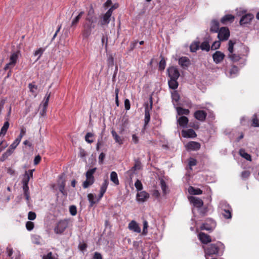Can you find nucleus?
I'll use <instances>...</instances> for the list:
<instances>
[{"mask_svg": "<svg viewBox=\"0 0 259 259\" xmlns=\"http://www.w3.org/2000/svg\"><path fill=\"white\" fill-rule=\"evenodd\" d=\"M98 21L97 17L94 14V10L91 8L88 11L85 22L83 25L82 35L87 38L91 34L92 29L95 28Z\"/></svg>", "mask_w": 259, "mask_h": 259, "instance_id": "1", "label": "nucleus"}, {"mask_svg": "<svg viewBox=\"0 0 259 259\" xmlns=\"http://www.w3.org/2000/svg\"><path fill=\"white\" fill-rule=\"evenodd\" d=\"M224 248V244L221 242L211 244L205 249V254L207 255L218 254L221 248Z\"/></svg>", "mask_w": 259, "mask_h": 259, "instance_id": "2", "label": "nucleus"}, {"mask_svg": "<svg viewBox=\"0 0 259 259\" xmlns=\"http://www.w3.org/2000/svg\"><path fill=\"white\" fill-rule=\"evenodd\" d=\"M219 207L222 210V215L225 219H229L232 218V209L230 205L225 201L220 202Z\"/></svg>", "mask_w": 259, "mask_h": 259, "instance_id": "3", "label": "nucleus"}, {"mask_svg": "<svg viewBox=\"0 0 259 259\" xmlns=\"http://www.w3.org/2000/svg\"><path fill=\"white\" fill-rule=\"evenodd\" d=\"M68 221L67 220H62L59 221L54 227V232L57 234H61L68 227Z\"/></svg>", "mask_w": 259, "mask_h": 259, "instance_id": "4", "label": "nucleus"}, {"mask_svg": "<svg viewBox=\"0 0 259 259\" xmlns=\"http://www.w3.org/2000/svg\"><path fill=\"white\" fill-rule=\"evenodd\" d=\"M113 9V7H112L101 17V20L99 22V24L103 26L107 25L109 23Z\"/></svg>", "mask_w": 259, "mask_h": 259, "instance_id": "5", "label": "nucleus"}, {"mask_svg": "<svg viewBox=\"0 0 259 259\" xmlns=\"http://www.w3.org/2000/svg\"><path fill=\"white\" fill-rule=\"evenodd\" d=\"M19 52H14L12 53L10 57V62L8 63H7L5 66L4 69L5 70L11 69L15 66V65L17 63L19 57Z\"/></svg>", "mask_w": 259, "mask_h": 259, "instance_id": "6", "label": "nucleus"}, {"mask_svg": "<svg viewBox=\"0 0 259 259\" xmlns=\"http://www.w3.org/2000/svg\"><path fill=\"white\" fill-rule=\"evenodd\" d=\"M152 107V98H150V105L148 103L145 104V118H144V128L146 127L150 120V111Z\"/></svg>", "mask_w": 259, "mask_h": 259, "instance_id": "7", "label": "nucleus"}, {"mask_svg": "<svg viewBox=\"0 0 259 259\" xmlns=\"http://www.w3.org/2000/svg\"><path fill=\"white\" fill-rule=\"evenodd\" d=\"M215 222L211 219L206 220V222L203 223L200 227V229L202 230L212 231L215 227Z\"/></svg>", "mask_w": 259, "mask_h": 259, "instance_id": "8", "label": "nucleus"}, {"mask_svg": "<svg viewBox=\"0 0 259 259\" xmlns=\"http://www.w3.org/2000/svg\"><path fill=\"white\" fill-rule=\"evenodd\" d=\"M229 36L230 31L227 27H223L218 31V37L221 41L227 40Z\"/></svg>", "mask_w": 259, "mask_h": 259, "instance_id": "9", "label": "nucleus"}, {"mask_svg": "<svg viewBox=\"0 0 259 259\" xmlns=\"http://www.w3.org/2000/svg\"><path fill=\"white\" fill-rule=\"evenodd\" d=\"M225 57V54L223 52L219 51H217L212 55L213 60L214 63L217 64L221 63L224 59Z\"/></svg>", "mask_w": 259, "mask_h": 259, "instance_id": "10", "label": "nucleus"}, {"mask_svg": "<svg viewBox=\"0 0 259 259\" xmlns=\"http://www.w3.org/2000/svg\"><path fill=\"white\" fill-rule=\"evenodd\" d=\"M168 76L170 79H178L180 76V73L178 69L174 67H169L168 70Z\"/></svg>", "mask_w": 259, "mask_h": 259, "instance_id": "11", "label": "nucleus"}, {"mask_svg": "<svg viewBox=\"0 0 259 259\" xmlns=\"http://www.w3.org/2000/svg\"><path fill=\"white\" fill-rule=\"evenodd\" d=\"M201 145L199 143L195 141H191L188 142L186 145V148L188 150L197 151L200 148Z\"/></svg>", "mask_w": 259, "mask_h": 259, "instance_id": "12", "label": "nucleus"}, {"mask_svg": "<svg viewBox=\"0 0 259 259\" xmlns=\"http://www.w3.org/2000/svg\"><path fill=\"white\" fill-rule=\"evenodd\" d=\"M207 113L203 110H197L194 114V117L200 121H204L206 117Z\"/></svg>", "mask_w": 259, "mask_h": 259, "instance_id": "13", "label": "nucleus"}, {"mask_svg": "<svg viewBox=\"0 0 259 259\" xmlns=\"http://www.w3.org/2000/svg\"><path fill=\"white\" fill-rule=\"evenodd\" d=\"M182 135L184 138H194L197 136V134L193 129H188L187 130H182Z\"/></svg>", "mask_w": 259, "mask_h": 259, "instance_id": "14", "label": "nucleus"}, {"mask_svg": "<svg viewBox=\"0 0 259 259\" xmlns=\"http://www.w3.org/2000/svg\"><path fill=\"white\" fill-rule=\"evenodd\" d=\"M253 18L254 16L252 14H245L241 18L239 23L241 25L248 24L250 23Z\"/></svg>", "mask_w": 259, "mask_h": 259, "instance_id": "15", "label": "nucleus"}, {"mask_svg": "<svg viewBox=\"0 0 259 259\" xmlns=\"http://www.w3.org/2000/svg\"><path fill=\"white\" fill-rule=\"evenodd\" d=\"M198 238L200 241L203 244H206L211 241L210 236L203 232H200L199 233Z\"/></svg>", "mask_w": 259, "mask_h": 259, "instance_id": "16", "label": "nucleus"}, {"mask_svg": "<svg viewBox=\"0 0 259 259\" xmlns=\"http://www.w3.org/2000/svg\"><path fill=\"white\" fill-rule=\"evenodd\" d=\"M179 65L184 69L187 68L191 64L190 59L187 57H182L179 59Z\"/></svg>", "mask_w": 259, "mask_h": 259, "instance_id": "17", "label": "nucleus"}, {"mask_svg": "<svg viewBox=\"0 0 259 259\" xmlns=\"http://www.w3.org/2000/svg\"><path fill=\"white\" fill-rule=\"evenodd\" d=\"M189 200L193 204L194 206L197 208H200L203 205V201L198 197L191 196L190 197Z\"/></svg>", "mask_w": 259, "mask_h": 259, "instance_id": "18", "label": "nucleus"}, {"mask_svg": "<svg viewBox=\"0 0 259 259\" xmlns=\"http://www.w3.org/2000/svg\"><path fill=\"white\" fill-rule=\"evenodd\" d=\"M149 197V194L146 191H141L137 194V199L138 201L144 202Z\"/></svg>", "mask_w": 259, "mask_h": 259, "instance_id": "19", "label": "nucleus"}, {"mask_svg": "<svg viewBox=\"0 0 259 259\" xmlns=\"http://www.w3.org/2000/svg\"><path fill=\"white\" fill-rule=\"evenodd\" d=\"M128 229L134 232L140 233L141 230L138 224L135 221H131L128 224Z\"/></svg>", "mask_w": 259, "mask_h": 259, "instance_id": "20", "label": "nucleus"}, {"mask_svg": "<svg viewBox=\"0 0 259 259\" xmlns=\"http://www.w3.org/2000/svg\"><path fill=\"white\" fill-rule=\"evenodd\" d=\"M109 184V181L108 178H106L104 179L103 183L102 184L100 188V191L99 194V199H101L105 194L107 189L108 186Z\"/></svg>", "mask_w": 259, "mask_h": 259, "instance_id": "21", "label": "nucleus"}, {"mask_svg": "<svg viewBox=\"0 0 259 259\" xmlns=\"http://www.w3.org/2000/svg\"><path fill=\"white\" fill-rule=\"evenodd\" d=\"M141 163L139 159H135L134 165L127 171V172L132 175L135 171L140 170L141 168Z\"/></svg>", "mask_w": 259, "mask_h": 259, "instance_id": "22", "label": "nucleus"}, {"mask_svg": "<svg viewBox=\"0 0 259 259\" xmlns=\"http://www.w3.org/2000/svg\"><path fill=\"white\" fill-rule=\"evenodd\" d=\"M177 122L180 126L185 128L187 126L189 119L187 117L182 116L177 119Z\"/></svg>", "mask_w": 259, "mask_h": 259, "instance_id": "23", "label": "nucleus"}, {"mask_svg": "<svg viewBox=\"0 0 259 259\" xmlns=\"http://www.w3.org/2000/svg\"><path fill=\"white\" fill-rule=\"evenodd\" d=\"M234 16L231 14H227L223 17L221 19V22L223 24H226L227 23L232 22L234 20Z\"/></svg>", "mask_w": 259, "mask_h": 259, "instance_id": "24", "label": "nucleus"}, {"mask_svg": "<svg viewBox=\"0 0 259 259\" xmlns=\"http://www.w3.org/2000/svg\"><path fill=\"white\" fill-rule=\"evenodd\" d=\"M219 30V22L217 20H212L211 22L210 31L218 32Z\"/></svg>", "mask_w": 259, "mask_h": 259, "instance_id": "25", "label": "nucleus"}, {"mask_svg": "<svg viewBox=\"0 0 259 259\" xmlns=\"http://www.w3.org/2000/svg\"><path fill=\"white\" fill-rule=\"evenodd\" d=\"M14 152L13 150H12L10 147L9 149L3 154L2 156L0 158V160L1 161H4L6 160Z\"/></svg>", "mask_w": 259, "mask_h": 259, "instance_id": "26", "label": "nucleus"}, {"mask_svg": "<svg viewBox=\"0 0 259 259\" xmlns=\"http://www.w3.org/2000/svg\"><path fill=\"white\" fill-rule=\"evenodd\" d=\"M9 125L10 124L9 122V120H7L6 122H5L3 126H2L1 130L0 137H4L6 134L8 129L9 128Z\"/></svg>", "mask_w": 259, "mask_h": 259, "instance_id": "27", "label": "nucleus"}, {"mask_svg": "<svg viewBox=\"0 0 259 259\" xmlns=\"http://www.w3.org/2000/svg\"><path fill=\"white\" fill-rule=\"evenodd\" d=\"M188 192L192 195H200L202 193V191L199 188H195L192 186H190L188 188Z\"/></svg>", "mask_w": 259, "mask_h": 259, "instance_id": "28", "label": "nucleus"}, {"mask_svg": "<svg viewBox=\"0 0 259 259\" xmlns=\"http://www.w3.org/2000/svg\"><path fill=\"white\" fill-rule=\"evenodd\" d=\"M239 154L240 155L248 161H251V156L250 154L246 153L245 150L243 149H241L239 150Z\"/></svg>", "mask_w": 259, "mask_h": 259, "instance_id": "29", "label": "nucleus"}, {"mask_svg": "<svg viewBox=\"0 0 259 259\" xmlns=\"http://www.w3.org/2000/svg\"><path fill=\"white\" fill-rule=\"evenodd\" d=\"M110 180L115 185H118L119 184L117 174L115 171H112L110 174Z\"/></svg>", "mask_w": 259, "mask_h": 259, "instance_id": "30", "label": "nucleus"}, {"mask_svg": "<svg viewBox=\"0 0 259 259\" xmlns=\"http://www.w3.org/2000/svg\"><path fill=\"white\" fill-rule=\"evenodd\" d=\"M96 169L97 168L96 167H95V168L89 169L87 171L86 174H85L86 179H91V180L95 181L93 175L95 172Z\"/></svg>", "mask_w": 259, "mask_h": 259, "instance_id": "31", "label": "nucleus"}, {"mask_svg": "<svg viewBox=\"0 0 259 259\" xmlns=\"http://www.w3.org/2000/svg\"><path fill=\"white\" fill-rule=\"evenodd\" d=\"M228 57L232 61H233L234 62L239 61L241 58V57L240 55H237L236 54H234V53H232L231 54H228Z\"/></svg>", "mask_w": 259, "mask_h": 259, "instance_id": "32", "label": "nucleus"}, {"mask_svg": "<svg viewBox=\"0 0 259 259\" xmlns=\"http://www.w3.org/2000/svg\"><path fill=\"white\" fill-rule=\"evenodd\" d=\"M176 110L179 115H188L190 113L189 110L184 109L181 107H177Z\"/></svg>", "mask_w": 259, "mask_h": 259, "instance_id": "33", "label": "nucleus"}, {"mask_svg": "<svg viewBox=\"0 0 259 259\" xmlns=\"http://www.w3.org/2000/svg\"><path fill=\"white\" fill-rule=\"evenodd\" d=\"M111 134L116 143H118L120 145L122 144L123 142L121 137L117 135V134L115 131L112 130L111 131Z\"/></svg>", "mask_w": 259, "mask_h": 259, "instance_id": "34", "label": "nucleus"}, {"mask_svg": "<svg viewBox=\"0 0 259 259\" xmlns=\"http://www.w3.org/2000/svg\"><path fill=\"white\" fill-rule=\"evenodd\" d=\"M169 88L172 89H176L178 87V82L177 79H170L168 81Z\"/></svg>", "mask_w": 259, "mask_h": 259, "instance_id": "35", "label": "nucleus"}, {"mask_svg": "<svg viewBox=\"0 0 259 259\" xmlns=\"http://www.w3.org/2000/svg\"><path fill=\"white\" fill-rule=\"evenodd\" d=\"M65 181H62L59 184L58 188L59 191L65 196L67 195V192L65 190Z\"/></svg>", "mask_w": 259, "mask_h": 259, "instance_id": "36", "label": "nucleus"}, {"mask_svg": "<svg viewBox=\"0 0 259 259\" xmlns=\"http://www.w3.org/2000/svg\"><path fill=\"white\" fill-rule=\"evenodd\" d=\"M83 14H84L83 12H80L78 14V15L75 18H74L73 19V20L71 22V27H75L76 24L79 22V20H80V19L81 18L82 16L83 15Z\"/></svg>", "mask_w": 259, "mask_h": 259, "instance_id": "37", "label": "nucleus"}, {"mask_svg": "<svg viewBox=\"0 0 259 259\" xmlns=\"http://www.w3.org/2000/svg\"><path fill=\"white\" fill-rule=\"evenodd\" d=\"M200 48L203 51H209L210 50V46L207 41H204L199 45Z\"/></svg>", "mask_w": 259, "mask_h": 259, "instance_id": "38", "label": "nucleus"}, {"mask_svg": "<svg viewBox=\"0 0 259 259\" xmlns=\"http://www.w3.org/2000/svg\"><path fill=\"white\" fill-rule=\"evenodd\" d=\"M199 44V41L193 42L190 47L191 52H196L200 48Z\"/></svg>", "mask_w": 259, "mask_h": 259, "instance_id": "39", "label": "nucleus"}, {"mask_svg": "<svg viewBox=\"0 0 259 259\" xmlns=\"http://www.w3.org/2000/svg\"><path fill=\"white\" fill-rule=\"evenodd\" d=\"M23 190L24 191V195L25 197V198L27 201L29 200V187L28 185H23Z\"/></svg>", "mask_w": 259, "mask_h": 259, "instance_id": "40", "label": "nucleus"}, {"mask_svg": "<svg viewBox=\"0 0 259 259\" xmlns=\"http://www.w3.org/2000/svg\"><path fill=\"white\" fill-rule=\"evenodd\" d=\"M51 96V93H47L45 97V99L44 102L42 103L43 104V108H44V110H45L48 105V102L50 99V97Z\"/></svg>", "mask_w": 259, "mask_h": 259, "instance_id": "41", "label": "nucleus"}, {"mask_svg": "<svg viewBox=\"0 0 259 259\" xmlns=\"http://www.w3.org/2000/svg\"><path fill=\"white\" fill-rule=\"evenodd\" d=\"M94 183V181L91 179H86L83 183L82 186L83 188L86 189L92 185Z\"/></svg>", "mask_w": 259, "mask_h": 259, "instance_id": "42", "label": "nucleus"}, {"mask_svg": "<svg viewBox=\"0 0 259 259\" xmlns=\"http://www.w3.org/2000/svg\"><path fill=\"white\" fill-rule=\"evenodd\" d=\"M107 64L108 67H112L114 65V58L111 54L108 55V58L107 60Z\"/></svg>", "mask_w": 259, "mask_h": 259, "instance_id": "43", "label": "nucleus"}, {"mask_svg": "<svg viewBox=\"0 0 259 259\" xmlns=\"http://www.w3.org/2000/svg\"><path fill=\"white\" fill-rule=\"evenodd\" d=\"M32 241L33 243L36 244H40L41 237L37 235H33L31 237Z\"/></svg>", "mask_w": 259, "mask_h": 259, "instance_id": "44", "label": "nucleus"}, {"mask_svg": "<svg viewBox=\"0 0 259 259\" xmlns=\"http://www.w3.org/2000/svg\"><path fill=\"white\" fill-rule=\"evenodd\" d=\"M44 51L45 49L41 48H39L38 50L35 51L34 53V56H37L36 61H37L40 58Z\"/></svg>", "mask_w": 259, "mask_h": 259, "instance_id": "45", "label": "nucleus"}, {"mask_svg": "<svg viewBox=\"0 0 259 259\" xmlns=\"http://www.w3.org/2000/svg\"><path fill=\"white\" fill-rule=\"evenodd\" d=\"M94 136V134L91 133H88L85 136V140L88 143H92L94 142L93 139H92Z\"/></svg>", "mask_w": 259, "mask_h": 259, "instance_id": "46", "label": "nucleus"}, {"mask_svg": "<svg viewBox=\"0 0 259 259\" xmlns=\"http://www.w3.org/2000/svg\"><path fill=\"white\" fill-rule=\"evenodd\" d=\"M238 72V68L236 66H233L230 70V76L233 77L235 76Z\"/></svg>", "mask_w": 259, "mask_h": 259, "instance_id": "47", "label": "nucleus"}, {"mask_svg": "<svg viewBox=\"0 0 259 259\" xmlns=\"http://www.w3.org/2000/svg\"><path fill=\"white\" fill-rule=\"evenodd\" d=\"M160 186L163 193L166 194L167 193V186L163 180H160Z\"/></svg>", "mask_w": 259, "mask_h": 259, "instance_id": "48", "label": "nucleus"}, {"mask_svg": "<svg viewBox=\"0 0 259 259\" xmlns=\"http://www.w3.org/2000/svg\"><path fill=\"white\" fill-rule=\"evenodd\" d=\"M235 44V41H233L232 40H230L228 42V50L229 51L228 54H231L233 53L234 50V45Z\"/></svg>", "mask_w": 259, "mask_h": 259, "instance_id": "49", "label": "nucleus"}, {"mask_svg": "<svg viewBox=\"0 0 259 259\" xmlns=\"http://www.w3.org/2000/svg\"><path fill=\"white\" fill-rule=\"evenodd\" d=\"M148 223L147 221L144 220L143 222V228L142 234L146 235L148 233Z\"/></svg>", "mask_w": 259, "mask_h": 259, "instance_id": "50", "label": "nucleus"}, {"mask_svg": "<svg viewBox=\"0 0 259 259\" xmlns=\"http://www.w3.org/2000/svg\"><path fill=\"white\" fill-rule=\"evenodd\" d=\"M171 98L172 101L177 102L179 101L180 99V96L177 92L174 91L173 93H171Z\"/></svg>", "mask_w": 259, "mask_h": 259, "instance_id": "51", "label": "nucleus"}, {"mask_svg": "<svg viewBox=\"0 0 259 259\" xmlns=\"http://www.w3.org/2000/svg\"><path fill=\"white\" fill-rule=\"evenodd\" d=\"M30 180V177L28 176V174L27 172V171H25V174L24 175V178H23L22 180V184L23 185H28V183Z\"/></svg>", "mask_w": 259, "mask_h": 259, "instance_id": "52", "label": "nucleus"}, {"mask_svg": "<svg viewBox=\"0 0 259 259\" xmlns=\"http://www.w3.org/2000/svg\"><path fill=\"white\" fill-rule=\"evenodd\" d=\"M88 200L90 203V206L92 207L96 202L94 201V196L93 194H89L88 195Z\"/></svg>", "mask_w": 259, "mask_h": 259, "instance_id": "53", "label": "nucleus"}, {"mask_svg": "<svg viewBox=\"0 0 259 259\" xmlns=\"http://www.w3.org/2000/svg\"><path fill=\"white\" fill-rule=\"evenodd\" d=\"M135 186L136 188L137 189V191H141L143 189V185L141 181L139 180H137L135 183Z\"/></svg>", "mask_w": 259, "mask_h": 259, "instance_id": "54", "label": "nucleus"}, {"mask_svg": "<svg viewBox=\"0 0 259 259\" xmlns=\"http://www.w3.org/2000/svg\"><path fill=\"white\" fill-rule=\"evenodd\" d=\"M252 125L254 127L259 126V120L257 118L256 115L254 114L252 118Z\"/></svg>", "mask_w": 259, "mask_h": 259, "instance_id": "55", "label": "nucleus"}, {"mask_svg": "<svg viewBox=\"0 0 259 259\" xmlns=\"http://www.w3.org/2000/svg\"><path fill=\"white\" fill-rule=\"evenodd\" d=\"M20 140L17 138L14 141V142L10 145V148H11L12 150L14 151L15 149L17 147L18 144L20 142Z\"/></svg>", "mask_w": 259, "mask_h": 259, "instance_id": "56", "label": "nucleus"}, {"mask_svg": "<svg viewBox=\"0 0 259 259\" xmlns=\"http://www.w3.org/2000/svg\"><path fill=\"white\" fill-rule=\"evenodd\" d=\"M8 146L7 142L3 139L0 140V152Z\"/></svg>", "mask_w": 259, "mask_h": 259, "instance_id": "57", "label": "nucleus"}, {"mask_svg": "<svg viewBox=\"0 0 259 259\" xmlns=\"http://www.w3.org/2000/svg\"><path fill=\"white\" fill-rule=\"evenodd\" d=\"M69 212L72 215H73V216L75 215L77 213V210H76V206L75 205L70 206L69 207Z\"/></svg>", "mask_w": 259, "mask_h": 259, "instance_id": "58", "label": "nucleus"}, {"mask_svg": "<svg viewBox=\"0 0 259 259\" xmlns=\"http://www.w3.org/2000/svg\"><path fill=\"white\" fill-rule=\"evenodd\" d=\"M197 164V161L195 159L193 158H190L189 160L188 164L191 169H192L191 167L193 166L196 165Z\"/></svg>", "mask_w": 259, "mask_h": 259, "instance_id": "59", "label": "nucleus"}, {"mask_svg": "<svg viewBox=\"0 0 259 259\" xmlns=\"http://www.w3.org/2000/svg\"><path fill=\"white\" fill-rule=\"evenodd\" d=\"M32 109V105L31 104H26V107L24 111V116L26 115L29 112L31 111Z\"/></svg>", "mask_w": 259, "mask_h": 259, "instance_id": "60", "label": "nucleus"}, {"mask_svg": "<svg viewBox=\"0 0 259 259\" xmlns=\"http://www.w3.org/2000/svg\"><path fill=\"white\" fill-rule=\"evenodd\" d=\"M166 62L163 58L159 62V67L160 70H163L165 68Z\"/></svg>", "mask_w": 259, "mask_h": 259, "instance_id": "61", "label": "nucleus"}, {"mask_svg": "<svg viewBox=\"0 0 259 259\" xmlns=\"http://www.w3.org/2000/svg\"><path fill=\"white\" fill-rule=\"evenodd\" d=\"M26 227L28 231L32 230L34 228L33 223L30 221L27 222L26 224Z\"/></svg>", "mask_w": 259, "mask_h": 259, "instance_id": "62", "label": "nucleus"}, {"mask_svg": "<svg viewBox=\"0 0 259 259\" xmlns=\"http://www.w3.org/2000/svg\"><path fill=\"white\" fill-rule=\"evenodd\" d=\"M250 172L248 170H244L241 172V177L243 179H247L250 176Z\"/></svg>", "mask_w": 259, "mask_h": 259, "instance_id": "63", "label": "nucleus"}, {"mask_svg": "<svg viewBox=\"0 0 259 259\" xmlns=\"http://www.w3.org/2000/svg\"><path fill=\"white\" fill-rule=\"evenodd\" d=\"M42 259H57L53 256V253L52 252H49L46 255H43Z\"/></svg>", "mask_w": 259, "mask_h": 259, "instance_id": "64", "label": "nucleus"}]
</instances>
